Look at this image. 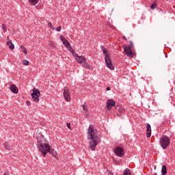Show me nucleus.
I'll list each match as a JSON object with an SVG mask.
<instances>
[{
  "mask_svg": "<svg viewBox=\"0 0 175 175\" xmlns=\"http://www.w3.org/2000/svg\"><path fill=\"white\" fill-rule=\"evenodd\" d=\"M21 50H23V53L24 54H25V55L28 54V51H27V49L25 48V46H24V45H21Z\"/></svg>",
  "mask_w": 175,
  "mask_h": 175,
  "instance_id": "23",
  "label": "nucleus"
},
{
  "mask_svg": "<svg viewBox=\"0 0 175 175\" xmlns=\"http://www.w3.org/2000/svg\"><path fill=\"white\" fill-rule=\"evenodd\" d=\"M101 50L105 55V61L106 62V65L109 69L111 70H114V66H113V63L111 62V59H110V56H109L108 51L107 49L103 46V45H100Z\"/></svg>",
  "mask_w": 175,
  "mask_h": 175,
  "instance_id": "2",
  "label": "nucleus"
},
{
  "mask_svg": "<svg viewBox=\"0 0 175 175\" xmlns=\"http://www.w3.org/2000/svg\"><path fill=\"white\" fill-rule=\"evenodd\" d=\"M37 143L38 146V148L43 150V146H46L47 147V141L46 140V138H44V136L42 135V133H39L37 136Z\"/></svg>",
  "mask_w": 175,
  "mask_h": 175,
  "instance_id": "4",
  "label": "nucleus"
},
{
  "mask_svg": "<svg viewBox=\"0 0 175 175\" xmlns=\"http://www.w3.org/2000/svg\"><path fill=\"white\" fill-rule=\"evenodd\" d=\"M150 9H152V10H154V9H157V3H153L150 6Z\"/></svg>",
  "mask_w": 175,
  "mask_h": 175,
  "instance_id": "26",
  "label": "nucleus"
},
{
  "mask_svg": "<svg viewBox=\"0 0 175 175\" xmlns=\"http://www.w3.org/2000/svg\"><path fill=\"white\" fill-rule=\"evenodd\" d=\"M4 175H6V174H4Z\"/></svg>",
  "mask_w": 175,
  "mask_h": 175,
  "instance_id": "37",
  "label": "nucleus"
},
{
  "mask_svg": "<svg viewBox=\"0 0 175 175\" xmlns=\"http://www.w3.org/2000/svg\"><path fill=\"white\" fill-rule=\"evenodd\" d=\"M46 144L47 145V146H46V145H42L43 150H41L40 148H38L39 151H40L43 157H46V155H47V153L50 152V144H49V142H46Z\"/></svg>",
  "mask_w": 175,
  "mask_h": 175,
  "instance_id": "8",
  "label": "nucleus"
},
{
  "mask_svg": "<svg viewBox=\"0 0 175 175\" xmlns=\"http://www.w3.org/2000/svg\"><path fill=\"white\" fill-rule=\"evenodd\" d=\"M122 39H124V40H126V37H125V36H124L122 37Z\"/></svg>",
  "mask_w": 175,
  "mask_h": 175,
  "instance_id": "34",
  "label": "nucleus"
},
{
  "mask_svg": "<svg viewBox=\"0 0 175 175\" xmlns=\"http://www.w3.org/2000/svg\"><path fill=\"white\" fill-rule=\"evenodd\" d=\"M49 152H50L51 154V155H53V157H54V158H57V152H53V150H49Z\"/></svg>",
  "mask_w": 175,
  "mask_h": 175,
  "instance_id": "25",
  "label": "nucleus"
},
{
  "mask_svg": "<svg viewBox=\"0 0 175 175\" xmlns=\"http://www.w3.org/2000/svg\"><path fill=\"white\" fill-rule=\"evenodd\" d=\"M23 65H25V66H28V65H29V62H28L27 59H25L23 61Z\"/></svg>",
  "mask_w": 175,
  "mask_h": 175,
  "instance_id": "28",
  "label": "nucleus"
},
{
  "mask_svg": "<svg viewBox=\"0 0 175 175\" xmlns=\"http://www.w3.org/2000/svg\"><path fill=\"white\" fill-rule=\"evenodd\" d=\"M124 113H125V109H124V108L122 107H120L118 109L117 116L119 117L120 118H124V116H122V114H124Z\"/></svg>",
  "mask_w": 175,
  "mask_h": 175,
  "instance_id": "13",
  "label": "nucleus"
},
{
  "mask_svg": "<svg viewBox=\"0 0 175 175\" xmlns=\"http://www.w3.org/2000/svg\"><path fill=\"white\" fill-rule=\"evenodd\" d=\"M7 39H8V42H9V40H10L9 39V36H7Z\"/></svg>",
  "mask_w": 175,
  "mask_h": 175,
  "instance_id": "35",
  "label": "nucleus"
},
{
  "mask_svg": "<svg viewBox=\"0 0 175 175\" xmlns=\"http://www.w3.org/2000/svg\"><path fill=\"white\" fill-rule=\"evenodd\" d=\"M4 148H5V150H10V145L8 143H5L4 144Z\"/></svg>",
  "mask_w": 175,
  "mask_h": 175,
  "instance_id": "27",
  "label": "nucleus"
},
{
  "mask_svg": "<svg viewBox=\"0 0 175 175\" xmlns=\"http://www.w3.org/2000/svg\"><path fill=\"white\" fill-rule=\"evenodd\" d=\"M154 175H158V174H157V172H155V173L154 174Z\"/></svg>",
  "mask_w": 175,
  "mask_h": 175,
  "instance_id": "36",
  "label": "nucleus"
},
{
  "mask_svg": "<svg viewBox=\"0 0 175 175\" xmlns=\"http://www.w3.org/2000/svg\"><path fill=\"white\" fill-rule=\"evenodd\" d=\"M67 127L70 129V124L69 123L67 124Z\"/></svg>",
  "mask_w": 175,
  "mask_h": 175,
  "instance_id": "33",
  "label": "nucleus"
},
{
  "mask_svg": "<svg viewBox=\"0 0 175 175\" xmlns=\"http://www.w3.org/2000/svg\"><path fill=\"white\" fill-rule=\"evenodd\" d=\"M48 27L51 29H53V31L55 30V27H54V26H53V24L51 23V22L48 23Z\"/></svg>",
  "mask_w": 175,
  "mask_h": 175,
  "instance_id": "24",
  "label": "nucleus"
},
{
  "mask_svg": "<svg viewBox=\"0 0 175 175\" xmlns=\"http://www.w3.org/2000/svg\"><path fill=\"white\" fill-rule=\"evenodd\" d=\"M161 173L163 174H166L167 173V168L166 167V165H163L161 168Z\"/></svg>",
  "mask_w": 175,
  "mask_h": 175,
  "instance_id": "19",
  "label": "nucleus"
},
{
  "mask_svg": "<svg viewBox=\"0 0 175 175\" xmlns=\"http://www.w3.org/2000/svg\"><path fill=\"white\" fill-rule=\"evenodd\" d=\"M59 38H60V40H62L63 44L64 46H66L69 43V41H68V40L65 39V37H64V36H60Z\"/></svg>",
  "mask_w": 175,
  "mask_h": 175,
  "instance_id": "16",
  "label": "nucleus"
},
{
  "mask_svg": "<svg viewBox=\"0 0 175 175\" xmlns=\"http://www.w3.org/2000/svg\"><path fill=\"white\" fill-rule=\"evenodd\" d=\"M123 49L127 57H129V58H133V53L132 52V48H131L129 46L123 45Z\"/></svg>",
  "mask_w": 175,
  "mask_h": 175,
  "instance_id": "9",
  "label": "nucleus"
},
{
  "mask_svg": "<svg viewBox=\"0 0 175 175\" xmlns=\"http://www.w3.org/2000/svg\"><path fill=\"white\" fill-rule=\"evenodd\" d=\"M114 153L118 157H124V149L120 146H118L115 148Z\"/></svg>",
  "mask_w": 175,
  "mask_h": 175,
  "instance_id": "10",
  "label": "nucleus"
},
{
  "mask_svg": "<svg viewBox=\"0 0 175 175\" xmlns=\"http://www.w3.org/2000/svg\"><path fill=\"white\" fill-rule=\"evenodd\" d=\"M63 95L66 102H70V92L69 91V88H68V87L64 88Z\"/></svg>",
  "mask_w": 175,
  "mask_h": 175,
  "instance_id": "7",
  "label": "nucleus"
},
{
  "mask_svg": "<svg viewBox=\"0 0 175 175\" xmlns=\"http://www.w3.org/2000/svg\"><path fill=\"white\" fill-rule=\"evenodd\" d=\"M161 147L163 150H166L170 145V138L167 135H163L159 139Z\"/></svg>",
  "mask_w": 175,
  "mask_h": 175,
  "instance_id": "3",
  "label": "nucleus"
},
{
  "mask_svg": "<svg viewBox=\"0 0 175 175\" xmlns=\"http://www.w3.org/2000/svg\"><path fill=\"white\" fill-rule=\"evenodd\" d=\"M87 139L89 142L88 148L92 151H95V148H96L98 143H100V139L98 136V131H96V129L94 128L93 125H90L88 128Z\"/></svg>",
  "mask_w": 175,
  "mask_h": 175,
  "instance_id": "1",
  "label": "nucleus"
},
{
  "mask_svg": "<svg viewBox=\"0 0 175 175\" xmlns=\"http://www.w3.org/2000/svg\"><path fill=\"white\" fill-rule=\"evenodd\" d=\"M55 29L57 32H60V31L62 29V27L61 26H59L56 27Z\"/></svg>",
  "mask_w": 175,
  "mask_h": 175,
  "instance_id": "29",
  "label": "nucleus"
},
{
  "mask_svg": "<svg viewBox=\"0 0 175 175\" xmlns=\"http://www.w3.org/2000/svg\"><path fill=\"white\" fill-rule=\"evenodd\" d=\"M146 137H151V125L150 124L146 125Z\"/></svg>",
  "mask_w": 175,
  "mask_h": 175,
  "instance_id": "15",
  "label": "nucleus"
},
{
  "mask_svg": "<svg viewBox=\"0 0 175 175\" xmlns=\"http://www.w3.org/2000/svg\"><path fill=\"white\" fill-rule=\"evenodd\" d=\"M110 90H111L110 87H107V88H106V90H107V91H110Z\"/></svg>",
  "mask_w": 175,
  "mask_h": 175,
  "instance_id": "32",
  "label": "nucleus"
},
{
  "mask_svg": "<svg viewBox=\"0 0 175 175\" xmlns=\"http://www.w3.org/2000/svg\"><path fill=\"white\" fill-rule=\"evenodd\" d=\"M33 100L38 103L39 102V96H40V91L38 89L33 88V92L31 94Z\"/></svg>",
  "mask_w": 175,
  "mask_h": 175,
  "instance_id": "6",
  "label": "nucleus"
},
{
  "mask_svg": "<svg viewBox=\"0 0 175 175\" xmlns=\"http://www.w3.org/2000/svg\"><path fill=\"white\" fill-rule=\"evenodd\" d=\"M7 44L11 50H14V44L12 42V40L8 41Z\"/></svg>",
  "mask_w": 175,
  "mask_h": 175,
  "instance_id": "17",
  "label": "nucleus"
},
{
  "mask_svg": "<svg viewBox=\"0 0 175 175\" xmlns=\"http://www.w3.org/2000/svg\"><path fill=\"white\" fill-rule=\"evenodd\" d=\"M129 43H130L129 47H131V49H132L133 47V42L132 41H129Z\"/></svg>",
  "mask_w": 175,
  "mask_h": 175,
  "instance_id": "30",
  "label": "nucleus"
},
{
  "mask_svg": "<svg viewBox=\"0 0 175 175\" xmlns=\"http://www.w3.org/2000/svg\"><path fill=\"white\" fill-rule=\"evenodd\" d=\"M1 28L3 33H5V32H8V27H6V25H5V23H3L1 25Z\"/></svg>",
  "mask_w": 175,
  "mask_h": 175,
  "instance_id": "20",
  "label": "nucleus"
},
{
  "mask_svg": "<svg viewBox=\"0 0 175 175\" xmlns=\"http://www.w3.org/2000/svg\"><path fill=\"white\" fill-rule=\"evenodd\" d=\"M116 106V102L113 100H107V109L108 110L111 109V107Z\"/></svg>",
  "mask_w": 175,
  "mask_h": 175,
  "instance_id": "12",
  "label": "nucleus"
},
{
  "mask_svg": "<svg viewBox=\"0 0 175 175\" xmlns=\"http://www.w3.org/2000/svg\"><path fill=\"white\" fill-rule=\"evenodd\" d=\"M10 90L14 94H18V88H17V86H16L14 84H12L10 86Z\"/></svg>",
  "mask_w": 175,
  "mask_h": 175,
  "instance_id": "14",
  "label": "nucleus"
},
{
  "mask_svg": "<svg viewBox=\"0 0 175 175\" xmlns=\"http://www.w3.org/2000/svg\"><path fill=\"white\" fill-rule=\"evenodd\" d=\"M75 58L78 64H80L86 69H90V64L87 63V59H85V57L84 56H79V55H77V56H75Z\"/></svg>",
  "mask_w": 175,
  "mask_h": 175,
  "instance_id": "5",
  "label": "nucleus"
},
{
  "mask_svg": "<svg viewBox=\"0 0 175 175\" xmlns=\"http://www.w3.org/2000/svg\"><path fill=\"white\" fill-rule=\"evenodd\" d=\"M29 2L33 5L35 6V5H37L38 3L39 0H28Z\"/></svg>",
  "mask_w": 175,
  "mask_h": 175,
  "instance_id": "22",
  "label": "nucleus"
},
{
  "mask_svg": "<svg viewBox=\"0 0 175 175\" xmlns=\"http://www.w3.org/2000/svg\"><path fill=\"white\" fill-rule=\"evenodd\" d=\"M81 107L84 110L85 116H87L88 114V106L87 105H82Z\"/></svg>",
  "mask_w": 175,
  "mask_h": 175,
  "instance_id": "18",
  "label": "nucleus"
},
{
  "mask_svg": "<svg viewBox=\"0 0 175 175\" xmlns=\"http://www.w3.org/2000/svg\"><path fill=\"white\" fill-rule=\"evenodd\" d=\"M65 47L67 49V50H68L69 52L71 53V54H72L73 57H77V53H76L73 48H72L70 42H68L66 45H65Z\"/></svg>",
  "mask_w": 175,
  "mask_h": 175,
  "instance_id": "11",
  "label": "nucleus"
},
{
  "mask_svg": "<svg viewBox=\"0 0 175 175\" xmlns=\"http://www.w3.org/2000/svg\"><path fill=\"white\" fill-rule=\"evenodd\" d=\"M26 105H27V106H31V102H29V101H26Z\"/></svg>",
  "mask_w": 175,
  "mask_h": 175,
  "instance_id": "31",
  "label": "nucleus"
},
{
  "mask_svg": "<svg viewBox=\"0 0 175 175\" xmlns=\"http://www.w3.org/2000/svg\"><path fill=\"white\" fill-rule=\"evenodd\" d=\"M123 175H132V173H131V170L126 168L124 171Z\"/></svg>",
  "mask_w": 175,
  "mask_h": 175,
  "instance_id": "21",
  "label": "nucleus"
}]
</instances>
